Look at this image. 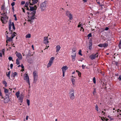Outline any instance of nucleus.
<instances>
[{"label": "nucleus", "instance_id": "4be33fe9", "mask_svg": "<svg viewBox=\"0 0 121 121\" xmlns=\"http://www.w3.org/2000/svg\"><path fill=\"white\" fill-rule=\"evenodd\" d=\"M17 74V73L16 72H14V73H12L11 74V76L12 77L14 78L15 76Z\"/></svg>", "mask_w": 121, "mask_h": 121}, {"label": "nucleus", "instance_id": "052dcab7", "mask_svg": "<svg viewBox=\"0 0 121 121\" xmlns=\"http://www.w3.org/2000/svg\"><path fill=\"white\" fill-rule=\"evenodd\" d=\"M34 7V8L35 9V10L36 11V9H37V7L36 6V5Z\"/></svg>", "mask_w": 121, "mask_h": 121}, {"label": "nucleus", "instance_id": "423d86ee", "mask_svg": "<svg viewBox=\"0 0 121 121\" xmlns=\"http://www.w3.org/2000/svg\"><path fill=\"white\" fill-rule=\"evenodd\" d=\"M65 14L69 18L70 20H72L73 19V15L70 13V11L68 10L66 11L65 12Z\"/></svg>", "mask_w": 121, "mask_h": 121}, {"label": "nucleus", "instance_id": "f704fd0d", "mask_svg": "<svg viewBox=\"0 0 121 121\" xmlns=\"http://www.w3.org/2000/svg\"><path fill=\"white\" fill-rule=\"evenodd\" d=\"M10 71H9V72H8V74H7V73H6V75H7V77H9V75H10Z\"/></svg>", "mask_w": 121, "mask_h": 121}, {"label": "nucleus", "instance_id": "c85d7f7f", "mask_svg": "<svg viewBox=\"0 0 121 121\" xmlns=\"http://www.w3.org/2000/svg\"><path fill=\"white\" fill-rule=\"evenodd\" d=\"M13 33H14L13 34H12V37L11 38H13L14 37H15V36L17 34L16 33H15V32H13Z\"/></svg>", "mask_w": 121, "mask_h": 121}, {"label": "nucleus", "instance_id": "58836bf2", "mask_svg": "<svg viewBox=\"0 0 121 121\" xmlns=\"http://www.w3.org/2000/svg\"><path fill=\"white\" fill-rule=\"evenodd\" d=\"M78 76L80 77L81 76V73L79 71H78Z\"/></svg>", "mask_w": 121, "mask_h": 121}, {"label": "nucleus", "instance_id": "3c124183", "mask_svg": "<svg viewBox=\"0 0 121 121\" xmlns=\"http://www.w3.org/2000/svg\"><path fill=\"white\" fill-rule=\"evenodd\" d=\"M86 67V66L85 65H82V68L83 69H84L85 67Z\"/></svg>", "mask_w": 121, "mask_h": 121}, {"label": "nucleus", "instance_id": "9d476101", "mask_svg": "<svg viewBox=\"0 0 121 121\" xmlns=\"http://www.w3.org/2000/svg\"><path fill=\"white\" fill-rule=\"evenodd\" d=\"M108 44L107 43L104 44H100L98 45V46L100 47H103L105 48L108 46Z\"/></svg>", "mask_w": 121, "mask_h": 121}, {"label": "nucleus", "instance_id": "de8ad7c7", "mask_svg": "<svg viewBox=\"0 0 121 121\" xmlns=\"http://www.w3.org/2000/svg\"><path fill=\"white\" fill-rule=\"evenodd\" d=\"M15 2H13L12 3L11 5L12 6V7H13V6L15 5Z\"/></svg>", "mask_w": 121, "mask_h": 121}, {"label": "nucleus", "instance_id": "aec40b11", "mask_svg": "<svg viewBox=\"0 0 121 121\" xmlns=\"http://www.w3.org/2000/svg\"><path fill=\"white\" fill-rule=\"evenodd\" d=\"M60 46L58 45L56 46V52H58L60 50Z\"/></svg>", "mask_w": 121, "mask_h": 121}, {"label": "nucleus", "instance_id": "603ef678", "mask_svg": "<svg viewBox=\"0 0 121 121\" xmlns=\"http://www.w3.org/2000/svg\"><path fill=\"white\" fill-rule=\"evenodd\" d=\"M100 6H101V9H103V7H102V6H104V5L103 4H100Z\"/></svg>", "mask_w": 121, "mask_h": 121}, {"label": "nucleus", "instance_id": "0eeeda50", "mask_svg": "<svg viewBox=\"0 0 121 121\" xmlns=\"http://www.w3.org/2000/svg\"><path fill=\"white\" fill-rule=\"evenodd\" d=\"M54 59V57H52L50 58L49 63L48 64L47 66L48 68L51 66L52 64L53 63V61Z\"/></svg>", "mask_w": 121, "mask_h": 121}, {"label": "nucleus", "instance_id": "72a5a7b5", "mask_svg": "<svg viewBox=\"0 0 121 121\" xmlns=\"http://www.w3.org/2000/svg\"><path fill=\"white\" fill-rule=\"evenodd\" d=\"M19 60L18 59H17L16 60V64L17 65H18L19 64Z\"/></svg>", "mask_w": 121, "mask_h": 121}, {"label": "nucleus", "instance_id": "a18cd8bd", "mask_svg": "<svg viewBox=\"0 0 121 121\" xmlns=\"http://www.w3.org/2000/svg\"><path fill=\"white\" fill-rule=\"evenodd\" d=\"M5 51V49H2V52L3 53V55H4V52Z\"/></svg>", "mask_w": 121, "mask_h": 121}, {"label": "nucleus", "instance_id": "4468645a", "mask_svg": "<svg viewBox=\"0 0 121 121\" xmlns=\"http://www.w3.org/2000/svg\"><path fill=\"white\" fill-rule=\"evenodd\" d=\"M3 88L4 90V92L6 95L7 96H9V94L8 93L9 92L8 90L4 87Z\"/></svg>", "mask_w": 121, "mask_h": 121}, {"label": "nucleus", "instance_id": "69168bd1", "mask_svg": "<svg viewBox=\"0 0 121 121\" xmlns=\"http://www.w3.org/2000/svg\"><path fill=\"white\" fill-rule=\"evenodd\" d=\"M81 26V24H79L78 25V27H80Z\"/></svg>", "mask_w": 121, "mask_h": 121}, {"label": "nucleus", "instance_id": "09e8293b", "mask_svg": "<svg viewBox=\"0 0 121 121\" xmlns=\"http://www.w3.org/2000/svg\"><path fill=\"white\" fill-rule=\"evenodd\" d=\"M113 62L114 63H113V64H115L116 65H117V64H118V63L117 62L114 61V62Z\"/></svg>", "mask_w": 121, "mask_h": 121}, {"label": "nucleus", "instance_id": "f3484780", "mask_svg": "<svg viewBox=\"0 0 121 121\" xmlns=\"http://www.w3.org/2000/svg\"><path fill=\"white\" fill-rule=\"evenodd\" d=\"M8 96L4 98V102L5 103H7L9 101V99Z\"/></svg>", "mask_w": 121, "mask_h": 121}, {"label": "nucleus", "instance_id": "4c0bfd02", "mask_svg": "<svg viewBox=\"0 0 121 121\" xmlns=\"http://www.w3.org/2000/svg\"><path fill=\"white\" fill-rule=\"evenodd\" d=\"M93 82L94 83H96V80H95V77H94L93 78Z\"/></svg>", "mask_w": 121, "mask_h": 121}, {"label": "nucleus", "instance_id": "7c9ffc66", "mask_svg": "<svg viewBox=\"0 0 121 121\" xmlns=\"http://www.w3.org/2000/svg\"><path fill=\"white\" fill-rule=\"evenodd\" d=\"M29 4H30L29 1V2H26L25 4V7H28V5Z\"/></svg>", "mask_w": 121, "mask_h": 121}, {"label": "nucleus", "instance_id": "6e6d98bb", "mask_svg": "<svg viewBox=\"0 0 121 121\" xmlns=\"http://www.w3.org/2000/svg\"><path fill=\"white\" fill-rule=\"evenodd\" d=\"M0 95L2 97V98H4V97L2 96V94L0 91Z\"/></svg>", "mask_w": 121, "mask_h": 121}, {"label": "nucleus", "instance_id": "f03ea898", "mask_svg": "<svg viewBox=\"0 0 121 121\" xmlns=\"http://www.w3.org/2000/svg\"><path fill=\"white\" fill-rule=\"evenodd\" d=\"M74 92L75 91L73 88H72L69 90V96L71 100H73L75 98Z\"/></svg>", "mask_w": 121, "mask_h": 121}, {"label": "nucleus", "instance_id": "680f3d73", "mask_svg": "<svg viewBox=\"0 0 121 121\" xmlns=\"http://www.w3.org/2000/svg\"><path fill=\"white\" fill-rule=\"evenodd\" d=\"M109 28L108 27H106L105 29V30H108Z\"/></svg>", "mask_w": 121, "mask_h": 121}, {"label": "nucleus", "instance_id": "c9c22d12", "mask_svg": "<svg viewBox=\"0 0 121 121\" xmlns=\"http://www.w3.org/2000/svg\"><path fill=\"white\" fill-rule=\"evenodd\" d=\"M1 17V18L0 20H1V22H2L3 23H4V21H3V20L2 19V18H3V19H4V17Z\"/></svg>", "mask_w": 121, "mask_h": 121}, {"label": "nucleus", "instance_id": "ea45409f", "mask_svg": "<svg viewBox=\"0 0 121 121\" xmlns=\"http://www.w3.org/2000/svg\"><path fill=\"white\" fill-rule=\"evenodd\" d=\"M13 16L15 17L14 20L15 21H17V17L16 16V15L15 14H14L13 15Z\"/></svg>", "mask_w": 121, "mask_h": 121}, {"label": "nucleus", "instance_id": "0e129e2a", "mask_svg": "<svg viewBox=\"0 0 121 121\" xmlns=\"http://www.w3.org/2000/svg\"><path fill=\"white\" fill-rule=\"evenodd\" d=\"M85 3L87 2V0H82Z\"/></svg>", "mask_w": 121, "mask_h": 121}, {"label": "nucleus", "instance_id": "e2e57ef3", "mask_svg": "<svg viewBox=\"0 0 121 121\" xmlns=\"http://www.w3.org/2000/svg\"><path fill=\"white\" fill-rule=\"evenodd\" d=\"M12 10L13 11V12H14V7H12Z\"/></svg>", "mask_w": 121, "mask_h": 121}, {"label": "nucleus", "instance_id": "20e7f679", "mask_svg": "<svg viewBox=\"0 0 121 121\" xmlns=\"http://www.w3.org/2000/svg\"><path fill=\"white\" fill-rule=\"evenodd\" d=\"M47 4V2L46 1H44L40 5V8L41 10L42 11L44 10L45 9Z\"/></svg>", "mask_w": 121, "mask_h": 121}, {"label": "nucleus", "instance_id": "ddd939ff", "mask_svg": "<svg viewBox=\"0 0 121 121\" xmlns=\"http://www.w3.org/2000/svg\"><path fill=\"white\" fill-rule=\"evenodd\" d=\"M68 69V68L66 66H63L61 68L62 72H65Z\"/></svg>", "mask_w": 121, "mask_h": 121}, {"label": "nucleus", "instance_id": "1a4fd4ad", "mask_svg": "<svg viewBox=\"0 0 121 121\" xmlns=\"http://www.w3.org/2000/svg\"><path fill=\"white\" fill-rule=\"evenodd\" d=\"M24 79L26 80V82L28 83L29 85H30V83L29 82V77L27 74L26 75V76L24 77Z\"/></svg>", "mask_w": 121, "mask_h": 121}, {"label": "nucleus", "instance_id": "a19ab883", "mask_svg": "<svg viewBox=\"0 0 121 121\" xmlns=\"http://www.w3.org/2000/svg\"><path fill=\"white\" fill-rule=\"evenodd\" d=\"M96 110L97 111H98V107L97 105H96Z\"/></svg>", "mask_w": 121, "mask_h": 121}, {"label": "nucleus", "instance_id": "e433bc0d", "mask_svg": "<svg viewBox=\"0 0 121 121\" xmlns=\"http://www.w3.org/2000/svg\"><path fill=\"white\" fill-rule=\"evenodd\" d=\"M81 52H82L81 50H80L79 51V52H78V54L79 55H80L81 56H82V55L81 53Z\"/></svg>", "mask_w": 121, "mask_h": 121}, {"label": "nucleus", "instance_id": "412c9836", "mask_svg": "<svg viewBox=\"0 0 121 121\" xmlns=\"http://www.w3.org/2000/svg\"><path fill=\"white\" fill-rule=\"evenodd\" d=\"M49 42L48 41V38H44V39L43 40V43L46 44H47Z\"/></svg>", "mask_w": 121, "mask_h": 121}, {"label": "nucleus", "instance_id": "338daca9", "mask_svg": "<svg viewBox=\"0 0 121 121\" xmlns=\"http://www.w3.org/2000/svg\"><path fill=\"white\" fill-rule=\"evenodd\" d=\"M108 120V119L107 118H106V117H105V119H104V120L105 121H107Z\"/></svg>", "mask_w": 121, "mask_h": 121}, {"label": "nucleus", "instance_id": "49530a36", "mask_svg": "<svg viewBox=\"0 0 121 121\" xmlns=\"http://www.w3.org/2000/svg\"><path fill=\"white\" fill-rule=\"evenodd\" d=\"M118 79L119 81H120L121 80V75H120Z\"/></svg>", "mask_w": 121, "mask_h": 121}, {"label": "nucleus", "instance_id": "473e14b6", "mask_svg": "<svg viewBox=\"0 0 121 121\" xmlns=\"http://www.w3.org/2000/svg\"><path fill=\"white\" fill-rule=\"evenodd\" d=\"M119 47L121 49V40H120L119 42V43L118 45Z\"/></svg>", "mask_w": 121, "mask_h": 121}, {"label": "nucleus", "instance_id": "2eb2a0df", "mask_svg": "<svg viewBox=\"0 0 121 121\" xmlns=\"http://www.w3.org/2000/svg\"><path fill=\"white\" fill-rule=\"evenodd\" d=\"M72 61H74L75 60V57L76 56V52L75 53H72Z\"/></svg>", "mask_w": 121, "mask_h": 121}, {"label": "nucleus", "instance_id": "9b49d317", "mask_svg": "<svg viewBox=\"0 0 121 121\" xmlns=\"http://www.w3.org/2000/svg\"><path fill=\"white\" fill-rule=\"evenodd\" d=\"M16 53V56L18 57V59L20 60H21L22 58V57L21 54L20 53L17 52V51Z\"/></svg>", "mask_w": 121, "mask_h": 121}, {"label": "nucleus", "instance_id": "39448f33", "mask_svg": "<svg viewBox=\"0 0 121 121\" xmlns=\"http://www.w3.org/2000/svg\"><path fill=\"white\" fill-rule=\"evenodd\" d=\"M34 77V82H36L38 79V73L37 72L35 71L33 72V73Z\"/></svg>", "mask_w": 121, "mask_h": 121}, {"label": "nucleus", "instance_id": "5fc2aeb1", "mask_svg": "<svg viewBox=\"0 0 121 121\" xmlns=\"http://www.w3.org/2000/svg\"><path fill=\"white\" fill-rule=\"evenodd\" d=\"M96 92V90L95 89H94V91L93 92V94L94 95V94Z\"/></svg>", "mask_w": 121, "mask_h": 121}, {"label": "nucleus", "instance_id": "f8f14e48", "mask_svg": "<svg viewBox=\"0 0 121 121\" xmlns=\"http://www.w3.org/2000/svg\"><path fill=\"white\" fill-rule=\"evenodd\" d=\"M24 97V95L22 94H21L20 95L19 98V100H20V101L21 102H22L23 98Z\"/></svg>", "mask_w": 121, "mask_h": 121}, {"label": "nucleus", "instance_id": "6e6552de", "mask_svg": "<svg viewBox=\"0 0 121 121\" xmlns=\"http://www.w3.org/2000/svg\"><path fill=\"white\" fill-rule=\"evenodd\" d=\"M39 0H29L30 5H33L38 2Z\"/></svg>", "mask_w": 121, "mask_h": 121}, {"label": "nucleus", "instance_id": "13d9d810", "mask_svg": "<svg viewBox=\"0 0 121 121\" xmlns=\"http://www.w3.org/2000/svg\"><path fill=\"white\" fill-rule=\"evenodd\" d=\"M13 64H11L10 65V68L11 69H12V67H13Z\"/></svg>", "mask_w": 121, "mask_h": 121}, {"label": "nucleus", "instance_id": "8fccbe9b", "mask_svg": "<svg viewBox=\"0 0 121 121\" xmlns=\"http://www.w3.org/2000/svg\"><path fill=\"white\" fill-rule=\"evenodd\" d=\"M25 2L24 1H22L21 2V4L22 5L24 4H25Z\"/></svg>", "mask_w": 121, "mask_h": 121}, {"label": "nucleus", "instance_id": "a878e982", "mask_svg": "<svg viewBox=\"0 0 121 121\" xmlns=\"http://www.w3.org/2000/svg\"><path fill=\"white\" fill-rule=\"evenodd\" d=\"M3 83L5 85V86L6 87L7 86V83L5 81H3Z\"/></svg>", "mask_w": 121, "mask_h": 121}, {"label": "nucleus", "instance_id": "4d7b16f0", "mask_svg": "<svg viewBox=\"0 0 121 121\" xmlns=\"http://www.w3.org/2000/svg\"><path fill=\"white\" fill-rule=\"evenodd\" d=\"M22 69H24V66H23V64H22L21 66Z\"/></svg>", "mask_w": 121, "mask_h": 121}, {"label": "nucleus", "instance_id": "864d4df0", "mask_svg": "<svg viewBox=\"0 0 121 121\" xmlns=\"http://www.w3.org/2000/svg\"><path fill=\"white\" fill-rule=\"evenodd\" d=\"M8 59L9 60H12V58L11 57H9Z\"/></svg>", "mask_w": 121, "mask_h": 121}, {"label": "nucleus", "instance_id": "7ed1b4c3", "mask_svg": "<svg viewBox=\"0 0 121 121\" xmlns=\"http://www.w3.org/2000/svg\"><path fill=\"white\" fill-rule=\"evenodd\" d=\"M11 20H10L9 22V29L10 31V33L12 34L13 32L12 30H11L12 25L13 26V28L14 30L15 29V28L14 26V24L13 22L12 23V24H11Z\"/></svg>", "mask_w": 121, "mask_h": 121}, {"label": "nucleus", "instance_id": "393cba45", "mask_svg": "<svg viewBox=\"0 0 121 121\" xmlns=\"http://www.w3.org/2000/svg\"><path fill=\"white\" fill-rule=\"evenodd\" d=\"M8 39H7L6 40V43H8L9 41H12L13 38H8Z\"/></svg>", "mask_w": 121, "mask_h": 121}, {"label": "nucleus", "instance_id": "bf43d9fd", "mask_svg": "<svg viewBox=\"0 0 121 121\" xmlns=\"http://www.w3.org/2000/svg\"><path fill=\"white\" fill-rule=\"evenodd\" d=\"M101 120L103 121H104V119L105 118H104V117H101Z\"/></svg>", "mask_w": 121, "mask_h": 121}, {"label": "nucleus", "instance_id": "f257e3e1", "mask_svg": "<svg viewBox=\"0 0 121 121\" xmlns=\"http://www.w3.org/2000/svg\"><path fill=\"white\" fill-rule=\"evenodd\" d=\"M36 11H34L32 12L30 11L27 12V13L29 15L28 16V21L30 22V23L31 24L32 22H33V20L35 18V15L36 13Z\"/></svg>", "mask_w": 121, "mask_h": 121}, {"label": "nucleus", "instance_id": "c03bdc74", "mask_svg": "<svg viewBox=\"0 0 121 121\" xmlns=\"http://www.w3.org/2000/svg\"><path fill=\"white\" fill-rule=\"evenodd\" d=\"M89 49L91 50V49L92 48V46L91 45H89Z\"/></svg>", "mask_w": 121, "mask_h": 121}, {"label": "nucleus", "instance_id": "5701e85b", "mask_svg": "<svg viewBox=\"0 0 121 121\" xmlns=\"http://www.w3.org/2000/svg\"><path fill=\"white\" fill-rule=\"evenodd\" d=\"M16 96L18 98L20 96V92L19 91L17 92L16 93Z\"/></svg>", "mask_w": 121, "mask_h": 121}, {"label": "nucleus", "instance_id": "2f4dec72", "mask_svg": "<svg viewBox=\"0 0 121 121\" xmlns=\"http://www.w3.org/2000/svg\"><path fill=\"white\" fill-rule=\"evenodd\" d=\"M27 103L28 106H29L30 105V100L28 99H26Z\"/></svg>", "mask_w": 121, "mask_h": 121}, {"label": "nucleus", "instance_id": "cd10ccee", "mask_svg": "<svg viewBox=\"0 0 121 121\" xmlns=\"http://www.w3.org/2000/svg\"><path fill=\"white\" fill-rule=\"evenodd\" d=\"M31 37V35L30 34L27 35L26 36V38H30Z\"/></svg>", "mask_w": 121, "mask_h": 121}, {"label": "nucleus", "instance_id": "774afa93", "mask_svg": "<svg viewBox=\"0 0 121 121\" xmlns=\"http://www.w3.org/2000/svg\"><path fill=\"white\" fill-rule=\"evenodd\" d=\"M63 72V77H64L65 76V72Z\"/></svg>", "mask_w": 121, "mask_h": 121}, {"label": "nucleus", "instance_id": "dca6fc26", "mask_svg": "<svg viewBox=\"0 0 121 121\" xmlns=\"http://www.w3.org/2000/svg\"><path fill=\"white\" fill-rule=\"evenodd\" d=\"M96 54H92L91 56L90 57V58L92 60L95 59L96 56Z\"/></svg>", "mask_w": 121, "mask_h": 121}, {"label": "nucleus", "instance_id": "bb28decb", "mask_svg": "<svg viewBox=\"0 0 121 121\" xmlns=\"http://www.w3.org/2000/svg\"><path fill=\"white\" fill-rule=\"evenodd\" d=\"M92 40L91 39V38L89 40V45H92Z\"/></svg>", "mask_w": 121, "mask_h": 121}, {"label": "nucleus", "instance_id": "c756f323", "mask_svg": "<svg viewBox=\"0 0 121 121\" xmlns=\"http://www.w3.org/2000/svg\"><path fill=\"white\" fill-rule=\"evenodd\" d=\"M1 8V10L3 11V12H4L5 11V9L4 8V5L2 6Z\"/></svg>", "mask_w": 121, "mask_h": 121}, {"label": "nucleus", "instance_id": "79ce46f5", "mask_svg": "<svg viewBox=\"0 0 121 121\" xmlns=\"http://www.w3.org/2000/svg\"><path fill=\"white\" fill-rule=\"evenodd\" d=\"M73 51V53L75 52L76 50V49L75 48H73V49L72 50Z\"/></svg>", "mask_w": 121, "mask_h": 121}, {"label": "nucleus", "instance_id": "6ab92c4d", "mask_svg": "<svg viewBox=\"0 0 121 121\" xmlns=\"http://www.w3.org/2000/svg\"><path fill=\"white\" fill-rule=\"evenodd\" d=\"M71 82L72 83L73 86H74L75 84V79L73 78H72L71 79Z\"/></svg>", "mask_w": 121, "mask_h": 121}, {"label": "nucleus", "instance_id": "b1692460", "mask_svg": "<svg viewBox=\"0 0 121 121\" xmlns=\"http://www.w3.org/2000/svg\"><path fill=\"white\" fill-rule=\"evenodd\" d=\"M30 9H29V10L30 11H33L35 10V9L34 8V7H31L30 6Z\"/></svg>", "mask_w": 121, "mask_h": 121}, {"label": "nucleus", "instance_id": "a211bd4d", "mask_svg": "<svg viewBox=\"0 0 121 121\" xmlns=\"http://www.w3.org/2000/svg\"><path fill=\"white\" fill-rule=\"evenodd\" d=\"M7 12H5L4 11V12L3 13H1V15L3 16H5V18H7L8 19V17L7 16Z\"/></svg>", "mask_w": 121, "mask_h": 121}, {"label": "nucleus", "instance_id": "37998d69", "mask_svg": "<svg viewBox=\"0 0 121 121\" xmlns=\"http://www.w3.org/2000/svg\"><path fill=\"white\" fill-rule=\"evenodd\" d=\"M87 36L88 37H91V33H89V34H88V35Z\"/></svg>", "mask_w": 121, "mask_h": 121}]
</instances>
